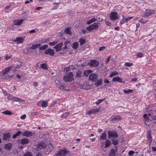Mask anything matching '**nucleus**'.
Listing matches in <instances>:
<instances>
[{
	"label": "nucleus",
	"mask_w": 156,
	"mask_h": 156,
	"mask_svg": "<svg viewBox=\"0 0 156 156\" xmlns=\"http://www.w3.org/2000/svg\"><path fill=\"white\" fill-rule=\"evenodd\" d=\"M100 25L101 23H94L87 27L86 30L89 31H91L93 30H96Z\"/></svg>",
	"instance_id": "obj_1"
},
{
	"label": "nucleus",
	"mask_w": 156,
	"mask_h": 156,
	"mask_svg": "<svg viewBox=\"0 0 156 156\" xmlns=\"http://www.w3.org/2000/svg\"><path fill=\"white\" fill-rule=\"evenodd\" d=\"M73 75L72 72H70L66 75H65L63 77V80L66 82H67L72 81L73 80Z\"/></svg>",
	"instance_id": "obj_2"
},
{
	"label": "nucleus",
	"mask_w": 156,
	"mask_h": 156,
	"mask_svg": "<svg viewBox=\"0 0 156 156\" xmlns=\"http://www.w3.org/2000/svg\"><path fill=\"white\" fill-rule=\"evenodd\" d=\"M7 98L9 100H11L15 101H18L20 102H24V100L20 98L16 97H13L11 94H9Z\"/></svg>",
	"instance_id": "obj_3"
},
{
	"label": "nucleus",
	"mask_w": 156,
	"mask_h": 156,
	"mask_svg": "<svg viewBox=\"0 0 156 156\" xmlns=\"http://www.w3.org/2000/svg\"><path fill=\"white\" fill-rule=\"evenodd\" d=\"M69 152L68 151L65 149L59 150L58 152L55 153L56 156H65L66 154Z\"/></svg>",
	"instance_id": "obj_4"
},
{
	"label": "nucleus",
	"mask_w": 156,
	"mask_h": 156,
	"mask_svg": "<svg viewBox=\"0 0 156 156\" xmlns=\"http://www.w3.org/2000/svg\"><path fill=\"white\" fill-rule=\"evenodd\" d=\"M108 138L110 139L111 137L113 138H116L118 136V133L113 131H108Z\"/></svg>",
	"instance_id": "obj_5"
},
{
	"label": "nucleus",
	"mask_w": 156,
	"mask_h": 156,
	"mask_svg": "<svg viewBox=\"0 0 156 156\" xmlns=\"http://www.w3.org/2000/svg\"><path fill=\"white\" fill-rule=\"evenodd\" d=\"M98 76L95 73H92L90 74L89 76V80L91 81L92 82H94L96 81L98 78Z\"/></svg>",
	"instance_id": "obj_6"
},
{
	"label": "nucleus",
	"mask_w": 156,
	"mask_h": 156,
	"mask_svg": "<svg viewBox=\"0 0 156 156\" xmlns=\"http://www.w3.org/2000/svg\"><path fill=\"white\" fill-rule=\"evenodd\" d=\"M46 145L45 144V142H42L39 143L37 146L36 149L37 150H40L46 148Z\"/></svg>",
	"instance_id": "obj_7"
},
{
	"label": "nucleus",
	"mask_w": 156,
	"mask_h": 156,
	"mask_svg": "<svg viewBox=\"0 0 156 156\" xmlns=\"http://www.w3.org/2000/svg\"><path fill=\"white\" fill-rule=\"evenodd\" d=\"M87 64L90 66L94 67H97L99 65L98 62L95 60H90V62H88Z\"/></svg>",
	"instance_id": "obj_8"
},
{
	"label": "nucleus",
	"mask_w": 156,
	"mask_h": 156,
	"mask_svg": "<svg viewBox=\"0 0 156 156\" xmlns=\"http://www.w3.org/2000/svg\"><path fill=\"white\" fill-rule=\"evenodd\" d=\"M155 10L149 9L148 11L144 13V17H148L153 13H155Z\"/></svg>",
	"instance_id": "obj_9"
},
{
	"label": "nucleus",
	"mask_w": 156,
	"mask_h": 156,
	"mask_svg": "<svg viewBox=\"0 0 156 156\" xmlns=\"http://www.w3.org/2000/svg\"><path fill=\"white\" fill-rule=\"evenodd\" d=\"M55 54L54 50L51 49H47L45 51V54H49V55L54 56Z\"/></svg>",
	"instance_id": "obj_10"
},
{
	"label": "nucleus",
	"mask_w": 156,
	"mask_h": 156,
	"mask_svg": "<svg viewBox=\"0 0 156 156\" xmlns=\"http://www.w3.org/2000/svg\"><path fill=\"white\" fill-rule=\"evenodd\" d=\"M110 16L111 19L112 20L117 19L118 18L117 12H112L110 14Z\"/></svg>",
	"instance_id": "obj_11"
},
{
	"label": "nucleus",
	"mask_w": 156,
	"mask_h": 156,
	"mask_svg": "<svg viewBox=\"0 0 156 156\" xmlns=\"http://www.w3.org/2000/svg\"><path fill=\"white\" fill-rule=\"evenodd\" d=\"M151 130H149L147 133V139L149 144L152 142V137L151 135Z\"/></svg>",
	"instance_id": "obj_12"
},
{
	"label": "nucleus",
	"mask_w": 156,
	"mask_h": 156,
	"mask_svg": "<svg viewBox=\"0 0 156 156\" xmlns=\"http://www.w3.org/2000/svg\"><path fill=\"white\" fill-rule=\"evenodd\" d=\"M33 135V133L30 131H26L22 133L23 136H25L29 137L32 136Z\"/></svg>",
	"instance_id": "obj_13"
},
{
	"label": "nucleus",
	"mask_w": 156,
	"mask_h": 156,
	"mask_svg": "<svg viewBox=\"0 0 156 156\" xmlns=\"http://www.w3.org/2000/svg\"><path fill=\"white\" fill-rule=\"evenodd\" d=\"M62 46V43H59L58 44H57L56 45H55L54 47V48L55 49V50L56 51L58 52L60 51Z\"/></svg>",
	"instance_id": "obj_14"
},
{
	"label": "nucleus",
	"mask_w": 156,
	"mask_h": 156,
	"mask_svg": "<svg viewBox=\"0 0 156 156\" xmlns=\"http://www.w3.org/2000/svg\"><path fill=\"white\" fill-rule=\"evenodd\" d=\"M29 140L28 138H23L20 141L21 144L22 145L28 144L29 143Z\"/></svg>",
	"instance_id": "obj_15"
},
{
	"label": "nucleus",
	"mask_w": 156,
	"mask_h": 156,
	"mask_svg": "<svg viewBox=\"0 0 156 156\" xmlns=\"http://www.w3.org/2000/svg\"><path fill=\"white\" fill-rule=\"evenodd\" d=\"M9 71H10V68H9V67L8 66L2 71V76H5Z\"/></svg>",
	"instance_id": "obj_16"
},
{
	"label": "nucleus",
	"mask_w": 156,
	"mask_h": 156,
	"mask_svg": "<svg viewBox=\"0 0 156 156\" xmlns=\"http://www.w3.org/2000/svg\"><path fill=\"white\" fill-rule=\"evenodd\" d=\"M103 80L102 79H100L99 80H97L96 81L94 82L95 83H94V85L96 87H98L99 85H101L102 83Z\"/></svg>",
	"instance_id": "obj_17"
},
{
	"label": "nucleus",
	"mask_w": 156,
	"mask_h": 156,
	"mask_svg": "<svg viewBox=\"0 0 156 156\" xmlns=\"http://www.w3.org/2000/svg\"><path fill=\"white\" fill-rule=\"evenodd\" d=\"M112 81L119 82L120 83H124V82L122 81V79L119 76H116L114 77L112 79Z\"/></svg>",
	"instance_id": "obj_18"
},
{
	"label": "nucleus",
	"mask_w": 156,
	"mask_h": 156,
	"mask_svg": "<svg viewBox=\"0 0 156 156\" xmlns=\"http://www.w3.org/2000/svg\"><path fill=\"white\" fill-rule=\"evenodd\" d=\"M112 121L116 120H120L121 119V117L119 115H113L111 117Z\"/></svg>",
	"instance_id": "obj_19"
},
{
	"label": "nucleus",
	"mask_w": 156,
	"mask_h": 156,
	"mask_svg": "<svg viewBox=\"0 0 156 156\" xmlns=\"http://www.w3.org/2000/svg\"><path fill=\"white\" fill-rule=\"evenodd\" d=\"M23 19L18 20L16 21H14V25H20L23 23Z\"/></svg>",
	"instance_id": "obj_20"
},
{
	"label": "nucleus",
	"mask_w": 156,
	"mask_h": 156,
	"mask_svg": "<svg viewBox=\"0 0 156 156\" xmlns=\"http://www.w3.org/2000/svg\"><path fill=\"white\" fill-rule=\"evenodd\" d=\"M11 136L9 133H4L3 135V139L4 140H7Z\"/></svg>",
	"instance_id": "obj_21"
},
{
	"label": "nucleus",
	"mask_w": 156,
	"mask_h": 156,
	"mask_svg": "<svg viewBox=\"0 0 156 156\" xmlns=\"http://www.w3.org/2000/svg\"><path fill=\"white\" fill-rule=\"evenodd\" d=\"M58 88L61 90H67V86L66 85L61 84L58 87Z\"/></svg>",
	"instance_id": "obj_22"
},
{
	"label": "nucleus",
	"mask_w": 156,
	"mask_h": 156,
	"mask_svg": "<svg viewBox=\"0 0 156 156\" xmlns=\"http://www.w3.org/2000/svg\"><path fill=\"white\" fill-rule=\"evenodd\" d=\"M116 155L115 151L113 148H112L110 153L109 156H115Z\"/></svg>",
	"instance_id": "obj_23"
},
{
	"label": "nucleus",
	"mask_w": 156,
	"mask_h": 156,
	"mask_svg": "<svg viewBox=\"0 0 156 156\" xmlns=\"http://www.w3.org/2000/svg\"><path fill=\"white\" fill-rule=\"evenodd\" d=\"M111 144V141L109 139H106L105 141V148L108 147Z\"/></svg>",
	"instance_id": "obj_24"
},
{
	"label": "nucleus",
	"mask_w": 156,
	"mask_h": 156,
	"mask_svg": "<svg viewBox=\"0 0 156 156\" xmlns=\"http://www.w3.org/2000/svg\"><path fill=\"white\" fill-rule=\"evenodd\" d=\"M41 46L40 43L33 44L30 48L35 49Z\"/></svg>",
	"instance_id": "obj_25"
},
{
	"label": "nucleus",
	"mask_w": 156,
	"mask_h": 156,
	"mask_svg": "<svg viewBox=\"0 0 156 156\" xmlns=\"http://www.w3.org/2000/svg\"><path fill=\"white\" fill-rule=\"evenodd\" d=\"M107 136L105 132H104L102 133L100 136V139L102 140H106L107 139L106 138Z\"/></svg>",
	"instance_id": "obj_26"
},
{
	"label": "nucleus",
	"mask_w": 156,
	"mask_h": 156,
	"mask_svg": "<svg viewBox=\"0 0 156 156\" xmlns=\"http://www.w3.org/2000/svg\"><path fill=\"white\" fill-rule=\"evenodd\" d=\"M12 144L11 143H9L5 144L4 146L5 148L7 149L8 150H9L11 149L12 147Z\"/></svg>",
	"instance_id": "obj_27"
},
{
	"label": "nucleus",
	"mask_w": 156,
	"mask_h": 156,
	"mask_svg": "<svg viewBox=\"0 0 156 156\" xmlns=\"http://www.w3.org/2000/svg\"><path fill=\"white\" fill-rule=\"evenodd\" d=\"M9 67V68H10V71L11 69H12V71H13V72L16 71L17 68H20V67L16 66L11 65Z\"/></svg>",
	"instance_id": "obj_28"
},
{
	"label": "nucleus",
	"mask_w": 156,
	"mask_h": 156,
	"mask_svg": "<svg viewBox=\"0 0 156 156\" xmlns=\"http://www.w3.org/2000/svg\"><path fill=\"white\" fill-rule=\"evenodd\" d=\"M70 30V28L69 27H68L65 29V31L66 34H68L71 35L72 33V32Z\"/></svg>",
	"instance_id": "obj_29"
},
{
	"label": "nucleus",
	"mask_w": 156,
	"mask_h": 156,
	"mask_svg": "<svg viewBox=\"0 0 156 156\" xmlns=\"http://www.w3.org/2000/svg\"><path fill=\"white\" fill-rule=\"evenodd\" d=\"M111 140L112 141V144L115 146L119 144L118 140H115L113 138H112V139H111Z\"/></svg>",
	"instance_id": "obj_30"
},
{
	"label": "nucleus",
	"mask_w": 156,
	"mask_h": 156,
	"mask_svg": "<svg viewBox=\"0 0 156 156\" xmlns=\"http://www.w3.org/2000/svg\"><path fill=\"white\" fill-rule=\"evenodd\" d=\"M23 40V38L21 37H18L16 38V40L17 41L18 43H22Z\"/></svg>",
	"instance_id": "obj_31"
},
{
	"label": "nucleus",
	"mask_w": 156,
	"mask_h": 156,
	"mask_svg": "<svg viewBox=\"0 0 156 156\" xmlns=\"http://www.w3.org/2000/svg\"><path fill=\"white\" fill-rule=\"evenodd\" d=\"M48 47L47 44L44 45L43 46L39 47V49L41 50H45Z\"/></svg>",
	"instance_id": "obj_32"
},
{
	"label": "nucleus",
	"mask_w": 156,
	"mask_h": 156,
	"mask_svg": "<svg viewBox=\"0 0 156 156\" xmlns=\"http://www.w3.org/2000/svg\"><path fill=\"white\" fill-rule=\"evenodd\" d=\"M21 133L22 132L20 131H19L17 132L12 136V138H16V137L19 136Z\"/></svg>",
	"instance_id": "obj_33"
},
{
	"label": "nucleus",
	"mask_w": 156,
	"mask_h": 156,
	"mask_svg": "<svg viewBox=\"0 0 156 156\" xmlns=\"http://www.w3.org/2000/svg\"><path fill=\"white\" fill-rule=\"evenodd\" d=\"M78 45L79 44L77 42H75L73 44L72 48L74 49H76L77 48Z\"/></svg>",
	"instance_id": "obj_34"
},
{
	"label": "nucleus",
	"mask_w": 156,
	"mask_h": 156,
	"mask_svg": "<svg viewBox=\"0 0 156 156\" xmlns=\"http://www.w3.org/2000/svg\"><path fill=\"white\" fill-rule=\"evenodd\" d=\"M97 20L96 19H95V18H93V19H91L89 21H88L87 22V24H90L92 23H93L94 22H95Z\"/></svg>",
	"instance_id": "obj_35"
},
{
	"label": "nucleus",
	"mask_w": 156,
	"mask_h": 156,
	"mask_svg": "<svg viewBox=\"0 0 156 156\" xmlns=\"http://www.w3.org/2000/svg\"><path fill=\"white\" fill-rule=\"evenodd\" d=\"M47 102L46 101H41V107H46L47 106Z\"/></svg>",
	"instance_id": "obj_36"
},
{
	"label": "nucleus",
	"mask_w": 156,
	"mask_h": 156,
	"mask_svg": "<svg viewBox=\"0 0 156 156\" xmlns=\"http://www.w3.org/2000/svg\"><path fill=\"white\" fill-rule=\"evenodd\" d=\"M118 73L117 72L115 71V72H112L111 73L109 76L110 77H113L114 76H115V75H118Z\"/></svg>",
	"instance_id": "obj_37"
},
{
	"label": "nucleus",
	"mask_w": 156,
	"mask_h": 156,
	"mask_svg": "<svg viewBox=\"0 0 156 156\" xmlns=\"http://www.w3.org/2000/svg\"><path fill=\"white\" fill-rule=\"evenodd\" d=\"M86 42V40L83 38H81L79 40V42L81 45L84 44Z\"/></svg>",
	"instance_id": "obj_38"
},
{
	"label": "nucleus",
	"mask_w": 156,
	"mask_h": 156,
	"mask_svg": "<svg viewBox=\"0 0 156 156\" xmlns=\"http://www.w3.org/2000/svg\"><path fill=\"white\" fill-rule=\"evenodd\" d=\"M49 41L48 39H43L40 40L39 42L41 44L47 43Z\"/></svg>",
	"instance_id": "obj_39"
},
{
	"label": "nucleus",
	"mask_w": 156,
	"mask_h": 156,
	"mask_svg": "<svg viewBox=\"0 0 156 156\" xmlns=\"http://www.w3.org/2000/svg\"><path fill=\"white\" fill-rule=\"evenodd\" d=\"M143 117L144 119L145 122H149V118L148 117L147 115V114H144L143 115Z\"/></svg>",
	"instance_id": "obj_40"
},
{
	"label": "nucleus",
	"mask_w": 156,
	"mask_h": 156,
	"mask_svg": "<svg viewBox=\"0 0 156 156\" xmlns=\"http://www.w3.org/2000/svg\"><path fill=\"white\" fill-rule=\"evenodd\" d=\"M133 90L132 89H128L127 90H123V92L125 94H128L129 93H132L133 92Z\"/></svg>",
	"instance_id": "obj_41"
},
{
	"label": "nucleus",
	"mask_w": 156,
	"mask_h": 156,
	"mask_svg": "<svg viewBox=\"0 0 156 156\" xmlns=\"http://www.w3.org/2000/svg\"><path fill=\"white\" fill-rule=\"evenodd\" d=\"M3 113L5 115H11L12 114V113L11 112L8 110H6L3 112Z\"/></svg>",
	"instance_id": "obj_42"
},
{
	"label": "nucleus",
	"mask_w": 156,
	"mask_h": 156,
	"mask_svg": "<svg viewBox=\"0 0 156 156\" xmlns=\"http://www.w3.org/2000/svg\"><path fill=\"white\" fill-rule=\"evenodd\" d=\"M41 67L44 69H48L47 65L45 63L41 64Z\"/></svg>",
	"instance_id": "obj_43"
},
{
	"label": "nucleus",
	"mask_w": 156,
	"mask_h": 156,
	"mask_svg": "<svg viewBox=\"0 0 156 156\" xmlns=\"http://www.w3.org/2000/svg\"><path fill=\"white\" fill-rule=\"evenodd\" d=\"M82 72L80 71H78L76 74V76L80 77L82 76Z\"/></svg>",
	"instance_id": "obj_44"
},
{
	"label": "nucleus",
	"mask_w": 156,
	"mask_h": 156,
	"mask_svg": "<svg viewBox=\"0 0 156 156\" xmlns=\"http://www.w3.org/2000/svg\"><path fill=\"white\" fill-rule=\"evenodd\" d=\"M105 99H101L98 100L96 102V105H98L100 104V103L102 102Z\"/></svg>",
	"instance_id": "obj_45"
},
{
	"label": "nucleus",
	"mask_w": 156,
	"mask_h": 156,
	"mask_svg": "<svg viewBox=\"0 0 156 156\" xmlns=\"http://www.w3.org/2000/svg\"><path fill=\"white\" fill-rule=\"evenodd\" d=\"M69 115V112H66L63 113L62 115V117L65 118L67 117Z\"/></svg>",
	"instance_id": "obj_46"
},
{
	"label": "nucleus",
	"mask_w": 156,
	"mask_h": 156,
	"mask_svg": "<svg viewBox=\"0 0 156 156\" xmlns=\"http://www.w3.org/2000/svg\"><path fill=\"white\" fill-rule=\"evenodd\" d=\"M88 114L90 115L93 114L94 113V109H93L87 112Z\"/></svg>",
	"instance_id": "obj_47"
},
{
	"label": "nucleus",
	"mask_w": 156,
	"mask_h": 156,
	"mask_svg": "<svg viewBox=\"0 0 156 156\" xmlns=\"http://www.w3.org/2000/svg\"><path fill=\"white\" fill-rule=\"evenodd\" d=\"M23 156H33V155L30 152H27L23 154Z\"/></svg>",
	"instance_id": "obj_48"
},
{
	"label": "nucleus",
	"mask_w": 156,
	"mask_h": 156,
	"mask_svg": "<svg viewBox=\"0 0 156 156\" xmlns=\"http://www.w3.org/2000/svg\"><path fill=\"white\" fill-rule=\"evenodd\" d=\"M57 43V41H54L52 42H50L49 45H54Z\"/></svg>",
	"instance_id": "obj_49"
},
{
	"label": "nucleus",
	"mask_w": 156,
	"mask_h": 156,
	"mask_svg": "<svg viewBox=\"0 0 156 156\" xmlns=\"http://www.w3.org/2000/svg\"><path fill=\"white\" fill-rule=\"evenodd\" d=\"M133 65V63L130 62H126L125 63V66H130Z\"/></svg>",
	"instance_id": "obj_50"
},
{
	"label": "nucleus",
	"mask_w": 156,
	"mask_h": 156,
	"mask_svg": "<svg viewBox=\"0 0 156 156\" xmlns=\"http://www.w3.org/2000/svg\"><path fill=\"white\" fill-rule=\"evenodd\" d=\"M83 76H87L89 75L88 73V72H87V70L84 71L83 72Z\"/></svg>",
	"instance_id": "obj_51"
},
{
	"label": "nucleus",
	"mask_w": 156,
	"mask_h": 156,
	"mask_svg": "<svg viewBox=\"0 0 156 156\" xmlns=\"http://www.w3.org/2000/svg\"><path fill=\"white\" fill-rule=\"evenodd\" d=\"M132 18H133V17H128L127 18H124V20L126 22H127L130 19H132Z\"/></svg>",
	"instance_id": "obj_52"
},
{
	"label": "nucleus",
	"mask_w": 156,
	"mask_h": 156,
	"mask_svg": "<svg viewBox=\"0 0 156 156\" xmlns=\"http://www.w3.org/2000/svg\"><path fill=\"white\" fill-rule=\"evenodd\" d=\"M105 48V47L104 46H103L100 47L98 49V51H102Z\"/></svg>",
	"instance_id": "obj_53"
},
{
	"label": "nucleus",
	"mask_w": 156,
	"mask_h": 156,
	"mask_svg": "<svg viewBox=\"0 0 156 156\" xmlns=\"http://www.w3.org/2000/svg\"><path fill=\"white\" fill-rule=\"evenodd\" d=\"M11 57V56H9L8 55H7L5 57V58L6 60H7L10 59Z\"/></svg>",
	"instance_id": "obj_54"
},
{
	"label": "nucleus",
	"mask_w": 156,
	"mask_h": 156,
	"mask_svg": "<svg viewBox=\"0 0 156 156\" xmlns=\"http://www.w3.org/2000/svg\"><path fill=\"white\" fill-rule=\"evenodd\" d=\"M143 55L142 53L140 52H138L137 55V56L139 58L142 57H143Z\"/></svg>",
	"instance_id": "obj_55"
},
{
	"label": "nucleus",
	"mask_w": 156,
	"mask_h": 156,
	"mask_svg": "<svg viewBox=\"0 0 156 156\" xmlns=\"http://www.w3.org/2000/svg\"><path fill=\"white\" fill-rule=\"evenodd\" d=\"M147 21H144L143 19H141L139 20V22L143 23V24L145 23Z\"/></svg>",
	"instance_id": "obj_56"
},
{
	"label": "nucleus",
	"mask_w": 156,
	"mask_h": 156,
	"mask_svg": "<svg viewBox=\"0 0 156 156\" xmlns=\"http://www.w3.org/2000/svg\"><path fill=\"white\" fill-rule=\"evenodd\" d=\"M134 153V152L133 151H130L128 152V154L129 155H132Z\"/></svg>",
	"instance_id": "obj_57"
},
{
	"label": "nucleus",
	"mask_w": 156,
	"mask_h": 156,
	"mask_svg": "<svg viewBox=\"0 0 156 156\" xmlns=\"http://www.w3.org/2000/svg\"><path fill=\"white\" fill-rule=\"evenodd\" d=\"M36 32V31L34 30H32L30 31H29V33L30 34H32V33H35Z\"/></svg>",
	"instance_id": "obj_58"
},
{
	"label": "nucleus",
	"mask_w": 156,
	"mask_h": 156,
	"mask_svg": "<svg viewBox=\"0 0 156 156\" xmlns=\"http://www.w3.org/2000/svg\"><path fill=\"white\" fill-rule=\"evenodd\" d=\"M26 115L24 114L21 116L20 118L21 119H24L26 118Z\"/></svg>",
	"instance_id": "obj_59"
},
{
	"label": "nucleus",
	"mask_w": 156,
	"mask_h": 156,
	"mask_svg": "<svg viewBox=\"0 0 156 156\" xmlns=\"http://www.w3.org/2000/svg\"><path fill=\"white\" fill-rule=\"evenodd\" d=\"M104 83H109V81L107 79H105V80H104Z\"/></svg>",
	"instance_id": "obj_60"
},
{
	"label": "nucleus",
	"mask_w": 156,
	"mask_h": 156,
	"mask_svg": "<svg viewBox=\"0 0 156 156\" xmlns=\"http://www.w3.org/2000/svg\"><path fill=\"white\" fill-rule=\"evenodd\" d=\"M111 57V56H109L107 58L106 60V63H108V62L110 60V58Z\"/></svg>",
	"instance_id": "obj_61"
},
{
	"label": "nucleus",
	"mask_w": 156,
	"mask_h": 156,
	"mask_svg": "<svg viewBox=\"0 0 156 156\" xmlns=\"http://www.w3.org/2000/svg\"><path fill=\"white\" fill-rule=\"evenodd\" d=\"M9 78V75H8L7 76H6L2 78V79H4V80H6L8 79Z\"/></svg>",
	"instance_id": "obj_62"
},
{
	"label": "nucleus",
	"mask_w": 156,
	"mask_h": 156,
	"mask_svg": "<svg viewBox=\"0 0 156 156\" xmlns=\"http://www.w3.org/2000/svg\"><path fill=\"white\" fill-rule=\"evenodd\" d=\"M33 85L35 87H37L38 86V84L37 82H34L33 83Z\"/></svg>",
	"instance_id": "obj_63"
},
{
	"label": "nucleus",
	"mask_w": 156,
	"mask_h": 156,
	"mask_svg": "<svg viewBox=\"0 0 156 156\" xmlns=\"http://www.w3.org/2000/svg\"><path fill=\"white\" fill-rule=\"evenodd\" d=\"M151 148L152 149V151H156V148H155V147H154L153 146H152Z\"/></svg>",
	"instance_id": "obj_64"
}]
</instances>
